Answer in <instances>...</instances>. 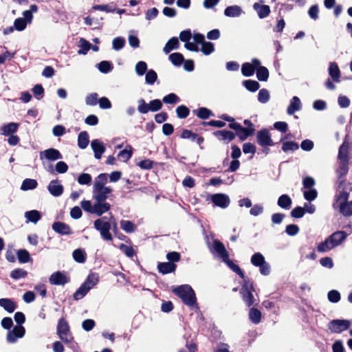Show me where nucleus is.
Masks as SVG:
<instances>
[{"label": "nucleus", "instance_id": "obj_1", "mask_svg": "<svg viewBox=\"0 0 352 352\" xmlns=\"http://www.w3.org/2000/svg\"><path fill=\"white\" fill-rule=\"evenodd\" d=\"M107 182V173H100L95 178L92 190L94 203L88 200H83L80 203L85 212L100 217L111 209V204L106 201L113 195V189L106 186Z\"/></svg>", "mask_w": 352, "mask_h": 352}, {"label": "nucleus", "instance_id": "obj_2", "mask_svg": "<svg viewBox=\"0 0 352 352\" xmlns=\"http://www.w3.org/2000/svg\"><path fill=\"white\" fill-rule=\"evenodd\" d=\"M173 292L182 300L186 305L192 309H197L199 308L195 293L190 285H183L178 286L173 289Z\"/></svg>", "mask_w": 352, "mask_h": 352}, {"label": "nucleus", "instance_id": "obj_3", "mask_svg": "<svg viewBox=\"0 0 352 352\" xmlns=\"http://www.w3.org/2000/svg\"><path fill=\"white\" fill-rule=\"evenodd\" d=\"M138 104V111L141 114H146L149 111L156 112L162 108V102L160 99H154L146 103L144 99L140 98Z\"/></svg>", "mask_w": 352, "mask_h": 352}, {"label": "nucleus", "instance_id": "obj_4", "mask_svg": "<svg viewBox=\"0 0 352 352\" xmlns=\"http://www.w3.org/2000/svg\"><path fill=\"white\" fill-rule=\"evenodd\" d=\"M104 219L105 218L96 219L94 223V228L100 232L101 237L104 240L111 241L113 240L112 235L110 233L111 225L109 222L104 221Z\"/></svg>", "mask_w": 352, "mask_h": 352}, {"label": "nucleus", "instance_id": "obj_5", "mask_svg": "<svg viewBox=\"0 0 352 352\" xmlns=\"http://www.w3.org/2000/svg\"><path fill=\"white\" fill-rule=\"evenodd\" d=\"M206 244L210 252L213 254H216L222 261L229 256V254L224 245L220 241L214 239L212 244H211L210 241L207 240Z\"/></svg>", "mask_w": 352, "mask_h": 352}, {"label": "nucleus", "instance_id": "obj_6", "mask_svg": "<svg viewBox=\"0 0 352 352\" xmlns=\"http://www.w3.org/2000/svg\"><path fill=\"white\" fill-rule=\"evenodd\" d=\"M57 333L59 338L65 343H70L73 340V337L69 330L68 322L64 318L58 320L57 325Z\"/></svg>", "mask_w": 352, "mask_h": 352}, {"label": "nucleus", "instance_id": "obj_7", "mask_svg": "<svg viewBox=\"0 0 352 352\" xmlns=\"http://www.w3.org/2000/svg\"><path fill=\"white\" fill-rule=\"evenodd\" d=\"M351 326V322L348 320L336 319L329 322V329L334 333H340L348 329Z\"/></svg>", "mask_w": 352, "mask_h": 352}, {"label": "nucleus", "instance_id": "obj_8", "mask_svg": "<svg viewBox=\"0 0 352 352\" xmlns=\"http://www.w3.org/2000/svg\"><path fill=\"white\" fill-rule=\"evenodd\" d=\"M49 282L53 285L63 286L70 282V278L65 272L57 271L50 275Z\"/></svg>", "mask_w": 352, "mask_h": 352}, {"label": "nucleus", "instance_id": "obj_9", "mask_svg": "<svg viewBox=\"0 0 352 352\" xmlns=\"http://www.w3.org/2000/svg\"><path fill=\"white\" fill-rule=\"evenodd\" d=\"M40 160L43 162L44 160L54 162L56 160H61L63 158L62 154L56 148H50L39 153Z\"/></svg>", "mask_w": 352, "mask_h": 352}, {"label": "nucleus", "instance_id": "obj_10", "mask_svg": "<svg viewBox=\"0 0 352 352\" xmlns=\"http://www.w3.org/2000/svg\"><path fill=\"white\" fill-rule=\"evenodd\" d=\"M228 126L229 128L236 131L235 135H237L239 138L242 141L246 140L249 136L251 135V129H245L239 123L236 122L234 120V121L229 123Z\"/></svg>", "mask_w": 352, "mask_h": 352}, {"label": "nucleus", "instance_id": "obj_11", "mask_svg": "<svg viewBox=\"0 0 352 352\" xmlns=\"http://www.w3.org/2000/svg\"><path fill=\"white\" fill-rule=\"evenodd\" d=\"M25 333V329L22 325L15 326L12 331H9L6 336V340L9 343H15L18 338H21Z\"/></svg>", "mask_w": 352, "mask_h": 352}, {"label": "nucleus", "instance_id": "obj_12", "mask_svg": "<svg viewBox=\"0 0 352 352\" xmlns=\"http://www.w3.org/2000/svg\"><path fill=\"white\" fill-rule=\"evenodd\" d=\"M253 290L252 285L249 283H245L241 287L240 293L242 295L243 300L248 307H250L254 304V296L252 295Z\"/></svg>", "mask_w": 352, "mask_h": 352}, {"label": "nucleus", "instance_id": "obj_13", "mask_svg": "<svg viewBox=\"0 0 352 352\" xmlns=\"http://www.w3.org/2000/svg\"><path fill=\"white\" fill-rule=\"evenodd\" d=\"M210 200L215 206H218L221 208H228L230 203L228 195L223 193H216L212 195Z\"/></svg>", "mask_w": 352, "mask_h": 352}, {"label": "nucleus", "instance_id": "obj_14", "mask_svg": "<svg viewBox=\"0 0 352 352\" xmlns=\"http://www.w3.org/2000/svg\"><path fill=\"white\" fill-rule=\"evenodd\" d=\"M256 139L258 144L261 146H270L274 144L271 138V135L267 129L258 131L256 134Z\"/></svg>", "mask_w": 352, "mask_h": 352}, {"label": "nucleus", "instance_id": "obj_15", "mask_svg": "<svg viewBox=\"0 0 352 352\" xmlns=\"http://www.w3.org/2000/svg\"><path fill=\"white\" fill-rule=\"evenodd\" d=\"M91 147L94 153V157L97 160H100L106 151L105 144L98 139L91 141Z\"/></svg>", "mask_w": 352, "mask_h": 352}, {"label": "nucleus", "instance_id": "obj_16", "mask_svg": "<svg viewBox=\"0 0 352 352\" xmlns=\"http://www.w3.org/2000/svg\"><path fill=\"white\" fill-rule=\"evenodd\" d=\"M52 228L54 232L60 235H70L73 234V231L69 225L63 222H54L52 226Z\"/></svg>", "mask_w": 352, "mask_h": 352}, {"label": "nucleus", "instance_id": "obj_17", "mask_svg": "<svg viewBox=\"0 0 352 352\" xmlns=\"http://www.w3.org/2000/svg\"><path fill=\"white\" fill-rule=\"evenodd\" d=\"M47 189L50 193L54 197H60L63 192V186L58 179L52 180L50 182Z\"/></svg>", "mask_w": 352, "mask_h": 352}, {"label": "nucleus", "instance_id": "obj_18", "mask_svg": "<svg viewBox=\"0 0 352 352\" xmlns=\"http://www.w3.org/2000/svg\"><path fill=\"white\" fill-rule=\"evenodd\" d=\"M19 127V124L16 122H10L6 124H3L0 127V134L4 136H9L14 135Z\"/></svg>", "mask_w": 352, "mask_h": 352}, {"label": "nucleus", "instance_id": "obj_19", "mask_svg": "<svg viewBox=\"0 0 352 352\" xmlns=\"http://www.w3.org/2000/svg\"><path fill=\"white\" fill-rule=\"evenodd\" d=\"M213 134L219 140L223 141L226 143L232 141L236 136L233 132L227 130L217 131H214Z\"/></svg>", "mask_w": 352, "mask_h": 352}, {"label": "nucleus", "instance_id": "obj_20", "mask_svg": "<svg viewBox=\"0 0 352 352\" xmlns=\"http://www.w3.org/2000/svg\"><path fill=\"white\" fill-rule=\"evenodd\" d=\"M301 108L302 104L300 98L297 96H294L289 102V104L287 109V113L288 115H293L295 112L300 110Z\"/></svg>", "mask_w": 352, "mask_h": 352}, {"label": "nucleus", "instance_id": "obj_21", "mask_svg": "<svg viewBox=\"0 0 352 352\" xmlns=\"http://www.w3.org/2000/svg\"><path fill=\"white\" fill-rule=\"evenodd\" d=\"M329 75L331 78L332 80L336 82H340V71L338 65L336 63L332 62L329 63L328 69Z\"/></svg>", "mask_w": 352, "mask_h": 352}, {"label": "nucleus", "instance_id": "obj_22", "mask_svg": "<svg viewBox=\"0 0 352 352\" xmlns=\"http://www.w3.org/2000/svg\"><path fill=\"white\" fill-rule=\"evenodd\" d=\"M347 237V234L344 231H337L331 234L329 238L335 247L339 245Z\"/></svg>", "mask_w": 352, "mask_h": 352}, {"label": "nucleus", "instance_id": "obj_23", "mask_svg": "<svg viewBox=\"0 0 352 352\" xmlns=\"http://www.w3.org/2000/svg\"><path fill=\"white\" fill-rule=\"evenodd\" d=\"M243 13L242 8L237 5L228 6L224 10V14L228 17H239Z\"/></svg>", "mask_w": 352, "mask_h": 352}, {"label": "nucleus", "instance_id": "obj_24", "mask_svg": "<svg viewBox=\"0 0 352 352\" xmlns=\"http://www.w3.org/2000/svg\"><path fill=\"white\" fill-rule=\"evenodd\" d=\"M254 9L257 12V14L260 19H264L267 17L270 13V8L267 5H260L255 3L253 6Z\"/></svg>", "mask_w": 352, "mask_h": 352}, {"label": "nucleus", "instance_id": "obj_25", "mask_svg": "<svg viewBox=\"0 0 352 352\" xmlns=\"http://www.w3.org/2000/svg\"><path fill=\"white\" fill-rule=\"evenodd\" d=\"M159 272L166 274L175 272L176 265L170 262L160 263L157 265Z\"/></svg>", "mask_w": 352, "mask_h": 352}, {"label": "nucleus", "instance_id": "obj_26", "mask_svg": "<svg viewBox=\"0 0 352 352\" xmlns=\"http://www.w3.org/2000/svg\"><path fill=\"white\" fill-rule=\"evenodd\" d=\"M24 216L26 219V223H36L41 218L40 212L36 210L25 212Z\"/></svg>", "mask_w": 352, "mask_h": 352}, {"label": "nucleus", "instance_id": "obj_27", "mask_svg": "<svg viewBox=\"0 0 352 352\" xmlns=\"http://www.w3.org/2000/svg\"><path fill=\"white\" fill-rule=\"evenodd\" d=\"M179 47V40L177 37H173L166 43L163 48L165 54H168L173 50H177Z\"/></svg>", "mask_w": 352, "mask_h": 352}, {"label": "nucleus", "instance_id": "obj_28", "mask_svg": "<svg viewBox=\"0 0 352 352\" xmlns=\"http://www.w3.org/2000/svg\"><path fill=\"white\" fill-rule=\"evenodd\" d=\"M340 212L345 217L352 215V201L339 204L338 206Z\"/></svg>", "mask_w": 352, "mask_h": 352}, {"label": "nucleus", "instance_id": "obj_29", "mask_svg": "<svg viewBox=\"0 0 352 352\" xmlns=\"http://www.w3.org/2000/svg\"><path fill=\"white\" fill-rule=\"evenodd\" d=\"M0 306L9 313H12L16 309L14 302L10 298H1Z\"/></svg>", "mask_w": 352, "mask_h": 352}, {"label": "nucleus", "instance_id": "obj_30", "mask_svg": "<svg viewBox=\"0 0 352 352\" xmlns=\"http://www.w3.org/2000/svg\"><path fill=\"white\" fill-rule=\"evenodd\" d=\"M89 142V135L87 131H82L78 136V146L81 149H85L87 147Z\"/></svg>", "mask_w": 352, "mask_h": 352}, {"label": "nucleus", "instance_id": "obj_31", "mask_svg": "<svg viewBox=\"0 0 352 352\" xmlns=\"http://www.w3.org/2000/svg\"><path fill=\"white\" fill-rule=\"evenodd\" d=\"M338 159L339 162L348 161L349 162V146L346 143L344 142L339 148Z\"/></svg>", "mask_w": 352, "mask_h": 352}, {"label": "nucleus", "instance_id": "obj_32", "mask_svg": "<svg viewBox=\"0 0 352 352\" xmlns=\"http://www.w3.org/2000/svg\"><path fill=\"white\" fill-rule=\"evenodd\" d=\"M292 204V201L287 195H280L277 201V204L279 207L286 210L290 208Z\"/></svg>", "mask_w": 352, "mask_h": 352}, {"label": "nucleus", "instance_id": "obj_33", "mask_svg": "<svg viewBox=\"0 0 352 352\" xmlns=\"http://www.w3.org/2000/svg\"><path fill=\"white\" fill-rule=\"evenodd\" d=\"M120 224L121 229L126 233H132L135 232L137 228L136 226L129 220H121Z\"/></svg>", "mask_w": 352, "mask_h": 352}, {"label": "nucleus", "instance_id": "obj_34", "mask_svg": "<svg viewBox=\"0 0 352 352\" xmlns=\"http://www.w3.org/2000/svg\"><path fill=\"white\" fill-rule=\"evenodd\" d=\"M169 60L177 67L180 66L184 62V58L181 53L175 52L169 55Z\"/></svg>", "mask_w": 352, "mask_h": 352}, {"label": "nucleus", "instance_id": "obj_35", "mask_svg": "<svg viewBox=\"0 0 352 352\" xmlns=\"http://www.w3.org/2000/svg\"><path fill=\"white\" fill-rule=\"evenodd\" d=\"M37 185L38 183L36 179L28 178L23 180L21 189L24 191L33 190L37 187Z\"/></svg>", "mask_w": 352, "mask_h": 352}, {"label": "nucleus", "instance_id": "obj_36", "mask_svg": "<svg viewBox=\"0 0 352 352\" xmlns=\"http://www.w3.org/2000/svg\"><path fill=\"white\" fill-rule=\"evenodd\" d=\"M335 248L334 245L330 241L329 238H327L323 242L320 243L317 246V250L320 252H325Z\"/></svg>", "mask_w": 352, "mask_h": 352}, {"label": "nucleus", "instance_id": "obj_37", "mask_svg": "<svg viewBox=\"0 0 352 352\" xmlns=\"http://www.w3.org/2000/svg\"><path fill=\"white\" fill-rule=\"evenodd\" d=\"M223 262H224L225 263H226V265L233 271L235 273H236L238 275L240 276V277H241L242 278H244L245 276H244V273L242 271V270L239 267V266L238 265H236L233 263L232 261H231L230 258H229V256L227 257L226 259H225Z\"/></svg>", "mask_w": 352, "mask_h": 352}, {"label": "nucleus", "instance_id": "obj_38", "mask_svg": "<svg viewBox=\"0 0 352 352\" xmlns=\"http://www.w3.org/2000/svg\"><path fill=\"white\" fill-rule=\"evenodd\" d=\"M72 256L74 259L79 263H84L86 261V252L82 249H76L73 253Z\"/></svg>", "mask_w": 352, "mask_h": 352}, {"label": "nucleus", "instance_id": "obj_39", "mask_svg": "<svg viewBox=\"0 0 352 352\" xmlns=\"http://www.w3.org/2000/svg\"><path fill=\"white\" fill-rule=\"evenodd\" d=\"M249 318L254 324H258L261 321V311L256 308H250L249 310Z\"/></svg>", "mask_w": 352, "mask_h": 352}, {"label": "nucleus", "instance_id": "obj_40", "mask_svg": "<svg viewBox=\"0 0 352 352\" xmlns=\"http://www.w3.org/2000/svg\"><path fill=\"white\" fill-rule=\"evenodd\" d=\"M339 167L337 169V173L338 175L339 178L344 177L346 175L349 171V162L343 161L339 162Z\"/></svg>", "mask_w": 352, "mask_h": 352}, {"label": "nucleus", "instance_id": "obj_41", "mask_svg": "<svg viewBox=\"0 0 352 352\" xmlns=\"http://www.w3.org/2000/svg\"><path fill=\"white\" fill-rule=\"evenodd\" d=\"M265 261V257L260 252L254 254L251 257V263L255 267H259Z\"/></svg>", "mask_w": 352, "mask_h": 352}, {"label": "nucleus", "instance_id": "obj_42", "mask_svg": "<svg viewBox=\"0 0 352 352\" xmlns=\"http://www.w3.org/2000/svg\"><path fill=\"white\" fill-rule=\"evenodd\" d=\"M243 85L250 91L254 92L257 91L259 87V83L253 80H246L243 81Z\"/></svg>", "mask_w": 352, "mask_h": 352}, {"label": "nucleus", "instance_id": "obj_43", "mask_svg": "<svg viewBox=\"0 0 352 352\" xmlns=\"http://www.w3.org/2000/svg\"><path fill=\"white\" fill-rule=\"evenodd\" d=\"M113 67L111 62L107 60H102L98 64V69L99 71L104 74H107L112 71Z\"/></svg>", "mask_w": 352, "mask_h": 352}, {"label": "nucleus", "instance_id": "obj_44", "mask_svg": "<svg viewBox=\"0 0 352 352\" xmlns=\"http://www.w3.org/2000/svg\"><path fill=\"white\" fill-rule=\"evenodd\" d=\"M302 190L304 198L309 202L315 200L318 196V192L315 188L304 189Z\"/></svg>", "mask_w": 352, "mask_h": 352}, {"label": "nucleus", "instance_id": "obj_45", "mask_svg": "<svg viewBox=\"0 0 352 352\" xmlns=\"http://www.w3.org/2000/svg\"><path fill=\"white\" fill-rule=\"evenodd\" d=\"M254 67L250 63H245L241 67V73L244 76H252L254 74Z\"/></svg>", "mask_w": 352, "mask_h": 352}, {"label": "nucleus", "instance_id": "obj_46", "mask_svg": "<svg viewBox=\"0 0 352 352\" xmlns=\"http://www.w3.org/2000/svg\"><path fill=\"white\" fill-rule=\"evenodd\" d=\"M125 43L126 41L124 37H116L112 41V47L116 51H120L124 47Z\"/></svg>", "mask_w": 352, "mask_h": 352}, {"label": "nucleus", "instance_id": "obj_47", "mask_svg": "<svg viewBox=\"0 0 352 352\" xmlns=\"http://www.w3.org/2000/svg\"><path fill=\"white\" fill-rule=\"evenodd\" d=\"M256 77L260 81H266L269 78V72L265 67H259L256 70Z\"/></svg>", "mask_w": 352, "mask_h": 352}, {"label": "nucleus", "instance_id": "obj_48", "mask_svg": "<svg viewBox=\"0 0 352 352\" xmlns=\"http://www.w3.org/2000/svg\"><path fill=\"white\" fill-rule=\"evenodd\" d=\"M298 148H299L298 144L294 141L285 142L283 143V145H282V150L285 153L294 151L298 149Z\"/></svg>", "mask_w": 352, "mask_h": 352}, {"label": "nucleus", "instance_id": "obj_49", "mask_svg": "<svg viewBox=\"0 0 352 352\" xmlns=\"http://www.w3.org/2000/svg\"><path fill=\"white\" fill-rule=\"evenodd\" d=\"M157 79V74L153 69L147 71L145 76V82L147 85H153Z\"/></svg>", "mask_w": 352, "mask_h": 352}, {"label": "nucleus", "instance_id": "obj_50", "mask_svg": "<svg viewBox=\"0 0 352 352\" xmlns=\"http://www.w3.org/2000/svg\"><path fill=\"white\" fill-rule=\"evenodd\" d=\"M162 102L165 104H175L180 102V98L175 94L170 93L163 98Z\"/></svg>", "mask_w": 352, "mask_h": 352}, {"label": "nucleus", "instance_id": "obj_51", "mask_svg": "<svg viewBox=\"0 0 352 352\" xmlns=\"http://www.w3.org/2000/svg\"><path fill=\"white\" fill-rule=\"evenodd\" d=\"M349 197V192L346 191H341L339 192V194L336 196V201L333 204V207L338 208V206L339 204L346 203L348 201V199Z\"/></svg>", "mask_w": 352, "mask_h": 352}, {"label": "nucleus", "instance_id": "obj_52", "mask_svg": "<svg viewBox=\"0 0 352 352\" xmlns=\"http://www.w3.org/2000/svg\"><path fill=\"white\" fill-rule=\"evenodd\" d=\"M17 257L19 263H26L30 260L29 252L25 249H21L17 252Z\"/></svg>", "mask_w": 352, "mask_h": 352}, {"label": "nucleus", "instance_id": "obj_53", "mask_svg": "<svg viewBox=\"0 0 352 352\" xmlns=\"http://www.w3.org/2000/svg\"><path fill=\"white\" fill-rule=\"evenodd\" d=\"M27 275V271L21 268L14 269L10 273V277L14 280H19L22 278H25Z\"/></svg>", "mask_w": 352, "mask_h": 352}, {"label": "nucleus", "instance_id": "obj_54", "mask_svg": "<svg viewBox=\"0 0 352 352\" xmlns=\"http://www.w3.org/2000/svg\"><path fill=\"white\" fill-rule=\"evenodd\" d=\"M270 92L266 89H261L258 91V100L259 102L265 104L270 100Z\"/></svg>", "mask_w": 352, "mask_h": 352}, {"label": "nucleus", "instance_id": "obj_55", "mask_svg": "<svg viewBox=\"0 0 352 352\" xmlns=\"http://www.w3.org/2000/svg\"><path fill=\"white\" fill-rule=\"evenodd\" d=\"M135 70L138 76H142L147 71V64L144 61H139L136 63Z\"/></svg>", "mask_w": 352, "mask_h": 352}, {"label": "nucleus", "instance_id": "obj_56", "mask_svg": "<svg viewBox=\"0 0 352 352\" xmlns=\"http://www.w3.org/2000/svg\"><path fill=\"white\" fill-rule=\"evenodd\" d=\"M177 116L180 119H184L189 116L190 110L185 105H180L176 109Z\"/></svg>", "mask_w": 352, "mask_h": 352}, {"label": "nucleus", "instance_id": "obj_57", "mask_svg": "<svg viewBox=\"0 0 352 352\" xmlns=\"http://www.w3.org/2000/svg\"><path fill=\"white\" fill-rule=\"evenodd\" d=\"M80 47L81 49L78 50V53L79 54H86L91 49V44L85 38H81L80 39Z\"/></svg>", "mask_w": 352, "mask_h": 352}, {"label": "nucleus", "instance_id": "obj_58", "mask_svg": "<svg viewBox=\"0 0 352 352\" xmlns=\"http://www.w3.org/2000/svg\"><path fill=\"white\" fill-rule=\"evenodd\" d=\"M91 176L89 173H81L78 177V182L80 185H90L91 183Z\"/></svg>", "mask_w": 352, "mask_h": 352}, {"label": "nucleus", "instance_id": "obj_59", "mask_svg": "<svg viewBox=\"0 0 352 352\" xmlns=\"http://www.w3.org/2000/svg\"><path fill=\"white\" fill-rule=\"evenodd\" d=\"M308 15L314 21L319 19V7L317 4L313 5L309 8Z\"/></svg>", "mask_w": 352, "mask_h": 352}, {"label": "nucleus", "instance_id": "obj_60", "mask_svg": "<svg viewBox=\"0 0 352 352\" xmlns=\"http://www.w3.org/2000/svg\"><path fill=\"white\" fill-rule=\"evenodd\" d=\"M214 50V45L211 42H207L205 41L201 45V51L205 54V55H209L211 53H212Z\"/></svg>", "mask_w": 352, "mask_h": 352}, {"label": "nucleus", "instance_id": "obj_61", "mask_svg": "<svg viewBox=\"0 0 352 352\" xmlns=\"http://www.w3.org/2000/svg\"><path fill=\"white\" fill-rule=\"evenodd\" d=\"M212 115V111L206 108V107H201L198 109L197 116L201 119H208L210 116Z\"/></svg>", "mask_w": 352, "mask_h": 352}, {"label": "nucleus", "instance_id": "obj_62", "mask_svg": "<svg viewBox=\"0 0 352 352\" xmlns=\"http://www.w3.org/2000/svg\"><path fill=\"white\" fill-rule=\"evenodd\" d=\"M98 95L97 93H92L87 96L85 102L87 105L95 106L98 103Z\"/></svg>", "mask_w": 352, "mask_h": 352}, {"label": "nucleus", "instance_id": "obj_63", "mask_svg": "<svg viewBox=\"0 0 352 352\" xmlns=\"http://www.w3.org/2000/svg\"><path fill=\"white\" fill-rule=\"evenodd\" d=\"M27 21L23 18H18L15 19L14 22V28L18 31H22L25 30L27 26Z\"/></svg>", "mask_w": 352, "mask_h": 352}, {"label": "nucleus", "instance_id": "obj_64", "mask_svg": "<svg viewBox=\"0 0 352 352\" xmlns=\"http://www.w3.org/2000/svg\"><path fill=\"white\" fill-rule=\"evenodd\" d=\"M299 227L295 224H289L285 228V232L289 236H296L299 232Z\"/></svg>", "mask_w": 352, "mask_h": 352}]
</instances>
